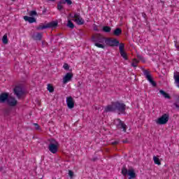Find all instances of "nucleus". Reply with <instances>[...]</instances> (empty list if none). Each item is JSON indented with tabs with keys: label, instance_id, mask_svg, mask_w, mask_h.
I'll return each instance as SVG.
<instances>
[{
	"label": "nucleus",
	"instance_id": "nucleus-27",
	"mask_svg": "<svg viewBox=\"0 0 179 179\" xmlns=\"http://www.w3.org/2000/svg\"><path fill=\"white\" fill-rule=\"evenodd\" d=\"M3 44H8V35L6 34L2 38Z\"/></svg>",
	"mask_w": 179,
	"mask_h": 179
},
{
	"label": "nucleus",
	"instance_id": "nucleus-20",
	"mask_svg": "<svg viewBox=\"0 0 179 179\" xmlns=\"http://www.w3.org/2000/svg\"><path fill=\"white\" fill-rule=\"evenodd\" d=\"M74 22H76V23H77L78 26H82V24H85V20L82 17L74 20Z\"/></svg>",
	"mask_w": 179,
	"mask_h": 179
},
{
	"label": "nucleus",
	"instance_id": "nucleus-36",
	"mask_svg": "<svg viewBox=\"0 0 179 179\" xmlns=\"http://www.w3.org/2000/svg\"><path fill=\"white\" fill-rule=\"evenodd\" d=\"M34 125L36 129H37V130L40 129V125H38V124L34 123Z\"/></svg>",
	"mask_w": 179,
	"mask_h": 179
},
{
	"label": "nucleus",
	"instance_id": "nucleus-39",
	"mask_svg": "<svg viewBox=\"0 0 179 179\" xmlns=\"http://www.w3.org/2000/svg\"><path fill=\"white\" fill-rule=\"evenodd\" d=\"M94 30L95 31H99V29H97V25H94Z\"/></svg>",
	"mask_w": 179,
	"mask_h": 179
},
{
	"label": "nucleus",
	"instance_id": "nucleus-38",
	"mask_svg": "<svg viewBox=\"0 0 179 179\" xmlns=\"http://www.w3.org/2000/svg\"><path fill=\"white\" fill-rule=\"evenodd\" d=\"M119 143H120L119 140L112 142V145H118Z\"/></svg>",
	"mask_w": 179,
	"mask_h": 179
},
{
	"label": "nucleus",
	"instance_id": "nucleus-23",
	"mask_svg": "<svg viewBox=\"0 0 179 179\" xmlns=\"http://www.w3.org/2000/svg\"><path fill=\"white\" fill-rule=\"evenodd\" d=\"M173 106L176 107V108H178L179 110V96L177 95L175 99V103H173Z\"/></svg>",
	"mask_w": 179,
	"mask_h": 179
},
{
	"label": "nucleus",
	"instance_id": "nucleus-42",
	"mask_svg": "<svg viewBox=\"0 0 179 179\" xmlns=\"http://www.w3.org/2000/svg\"><path fill=\"white\" fill-rule=\"evenodd\" d=\"M127 142H128V141H127V140H124V141H122L123 143H127Z\"/></svg>",
	"mask_w": 179,
	"mask_h": 179
},
{
	"label": "nucleus",
	"instance_id": "nucleus-16",
	"mask_svg": "<svg viewBox=\"0 0 179 179\" xmlns=\"http://www.w3.org/2000/svg\"><path fill=\"white\" fill-rule=\"evenodd\" d=\"M31 38L33 40L41 41V38H43V34L38 33L36 35H32Z\"/></svg>",
	"mask_w": 179,
	"mask_h": 179
},
{
	"label": "nucleus",
	"instance_id": "nucleus-5",
	"mask_svg": "<svg viewBox=\"0 0 179 179\" xmlns=\"http://www.w3.org/2000/svg\"><path fill=\"white\" fill-rule=\"evenodd\" d=\"M58 27V21H52L46 24H41L36 27V30H45V29H57Z\"/></svg>",
	"mask_w": 179,
	"mask_h": 179
},
{
	"label": "nucleus",
	"instance_id": "nucleus-25",
	"mask_svg": "<svg viewBox=\"0 0 179 179\" xmlns=\"http://www.w3.org/2000/svg\"><path fill=\"white\" fill-rule=\"evenodd\" d=\"M121 57L125 60L128 61V55H127V52L125 51L120 52Z\"/></svg>",
	"mask_w": 179,
	"mask_h": 179
},
{
	"label": "nucleus",
	"instance_id": "nucleus-30",
	"mask_svg": "<svg viewBox=\"0 0 179 179\" xmlns=\"http://www.w3.org/2000/svg\"><path fill=\"white\" fill-rule=\"evenodd\" d=\"M63 68L64 69H65V71H69V64H68L67 63H64Z\"/></svg>",
	"mask_w": 179,
	"mask_h": 179
},
{
	"label": "nucleus",
	"instance_id": "nucleus-29",
	"mask_svg": "<svg viewBox=\"0 0 179 179\" xmlns=\"http://www.w3.org/2000/svg\"><path fill=\"white\" fill-rule=\"evenodd\" d=\"M29 16H31V17H34V16H38V14H37V11L31 10L29 13Z\"/></svg>",
	"mask_w": 179,
	"mask_h": 179
},
{
	"label": "nucleus",
	"instance_id": "nucleus-1",
	"mask_svg": "<svg viewBox=\"0 0 179 179\" xmlns=\"http://www.w3.org/2000/svg\"><path fill=\"white\" fill-rule=\"evenodd\" d=\"M127 105L124 103H121L119 101H113L110 105H108L105 107L104 113H117L119 115L121 114H126Z\"/></svg>",
	"mask_w": 179,
	"mask_h": 179
},
{
	"label": "nucleus",
	"instance_id": "nucleus-3",
	"mask_svg": "<svg viewBox=\"0 0 179 179\" xmlns=\"http://www.w3.org/2000/svg\"><path fill=\"white\" fill-rule=\"evenodd\" d=\"M91 41L94 43L95 47H98V48H106V45H103V43L106 41V38H104L101 34H96L92 36Z\"/></svg>",
	"mask_w": 179,
	"mask_h": 179
},
{
	"label": "nucleus",
	"instance_id": "nucleus-19",
	"mask_svg": "<svg viewBox=\"0 0 179 179\" xmlns=\"http://www.w3.org/2000/svg\"><path fill=\"white\" fill-rule=\"evenodd\" d=\"M159 93L160 94H162V96H163V97H164V99H171V96H170V94H169L168 93H166L164 90H159Z\"/></svg>",
	"mask_w": 179,
	"mask_h": 179
},
{
	"label": "nucleus",
	"instance_id": "nucleus-41",
	"mask_svg": "<svg viewBox=\"0 0 179 179\" xmlns=\"http://www.w3.org/2000/svg\"><path fill=\"white\" fill-rule=\"evenodd\" d=\"M131 66H133L134 68H136V64L134 62H132Z\"/></svg>",
	"mask_w": 179,
	"mask_h": 179
},
{
	"label": "nucleus",
	"instance_id": "nucleus-8",
	"mask_svg": "<svg viewBox=\"0 0 179 179\" xmlns=\"http://www.w3.org/2000/svg\"><path fill=\"white\" fill-rule=\"evenodd\" d=\"M105 43L109 47H118L120 45V41L117 38H107L105 39Z\"/></svg>",
	"mask_w": 179,
	"mask_h": 179
},
{
	"label": "nucleus",
	"instance_id": "nucleus-34",
	"mask_svg": "<svg viewBox=\"0 0 179 179\" xmlns=\"http://www.w3.org/2000/svg\"><path fill=\"white\" fill-rule=\"evenodd\" d=\"M71 17H74L75 19H79L80 18V15L76 13L74 16H72Z\"/></svg>",
	"mask_w": 179,
	"mask_h": 179
},
{
	"label": "nucleus",
	"instance_id": "nucleus-24",
	"mask_svg": "<svg viewBox=\"0 0 179 179\" xmlns=\"http://www.w3.org/2000/svg\"><path fill=\"white\" fill-rule=\"evenodd\" d=\"M153 160H154V163L155 164H157V166H160V164H162V162H160V159H159V157L154 156Z\"/></svg>",
	"mask_w": 179,
	"mask_h": 179
},
{
	"label": "nucleus",
	"instance_id": "nucleus-45",
	"mask_svg": "<svg viewBox=\"0 0 179 179\" xmlns=\"http://www.w3.org/2000/svg\"><path fill=\"white\" fill-rule=\"evenodd\" d=\"M175 47H176V48H179V47L177 46V44H175Z\"/></svg>",
	"mask_w": 179,
	"mask_h": 179
},
{
	"label": "nucleus",
	"instance_id": "nucleus-46",
	"mask_svg": "<svg viewBox=\"0 0 179 179\" xmlns=\"http://www.w3.org/2000/svg\"><path fill=\"white\" fill-rule=\"evenodd\" d=\"M78 85L80 86V82H78Z\"/></svg>",
	"mask_w": 179,
	"mask_h": 179
},
{
	"label": "nucleus",
	"instance_id": "nucleus-31",
	"mask_svg": "<svg viewBox=\"0 0 179 179\" xmlns=\"http://www.w3.org/2000/svg\"><path fill=\"white\" fill-rule=\"evenodd\" d=\"M137 58H138V59H140L141 61H143V62H145V59H143V56H142V55L138 54V55H137Z\"/></svg>",
	"mask_w": 179,
	"mask_h": 179
},
{
	"label": "nucleus",
	"instance_id": "nucleus-22",
	"mask_svg": "<svg viewBox=\"0 0 179 179\" xmlns=\"http://www.w3.org/2000/svg\"><path fill=\"white\" fill-rule=\"evenodd\" d=\"M66 27H69V29H74L75 28V24L71 20H69L67 22Z\"/></svg>",
	"mask_w": 179,
	"mask_h": 179
},
{
	"label": "nucleus",
	"instance_id": "nucleus-11",
	"mask_svg": "<svg viewBox=\"0 0 179 179\" xmlns=\"http://www.w3.org/2000/svg\"><path fill=\"white\" fill-rule=\"evenodd\" d=\"M143 73L145 78H147V80H148V82L152 86H154V87H156V86H157V83H156L155 80H153V78L152 77V75H150V72L148 70H145Z\"/></svg>",
	"mask_w": 179,
	"mask_h": 179
},
{
	"label": "nucleus",
	"instance_id": "nucleus-6",
	"mask_svg": "<svg viewBox=\"0 0 179 179\" xmlns=\"http://www.w3.org/2000/svg\"><path fill=\"white\" fill-rule=\"evenodd\" d=\"M13 93H14V96H15L17 99H20L24 95V89L23 86L20 85H15L13 88Z\"/></svg>",
	"mask_w": 179,
	"mask_h": 179
},
{
	"label": "nucleus",
	"instance_id": "nucleus-37",
	"mask_svg": "<svg viewBox=\"0 0 179 179\" xmlns=\"http://www.w3.org/2000/svg\"><path fill=\"white\" fill-rule=\"evenodd\" d=\"M45 13H47V8H43L41 15H45Z\"/></svg>",
	"mask_w": 179,
	"mask_h": 179
},
{
	"label": "nucleus",
	"instance_id": "nucleus-7",
	"mask_svg": "<svg viewBox=\"0 0 179 179\" xmlns=\"http://www.w3.org/2000/svg\"><path fill=\"white\" fill-rule=\"evenodd\" d=\"M169 120H170V115L167 113H165L162 115V117H159L156 122L158 125H166L167 122H169Z\"/></svg>",
	"mask_w": 179,
	"mask_h": 179
},
{
	"label": "nucleus",
	"instance_id": "nucleus-2",
	"mask_svg": "<svg viewBox=\"0 0 179 179\" xmlns=\"http://www.w3.org/2000/svg\"><path fill=\"white\" fill-rule=\"evenodd\" d=\"M8 104L10 107H16L17 106V100L15 96H9L8 92H2L0 94V104Z\"/></svg>",
	"mask_w": 179,
	"mask_h": 179
},
{
	"label": "nucleus",
	"instance_id": "nucleus-12",
	"mask_svg": "<svg viewBox=\"0 0 179 179\" xmlns=\"http://www.w3.org/2000/svg\"><path fill=\"white\" fill-rule=\"evenodd\" d=\"M117 121L118 122V124H116L117 129H123V132H127V124L120 118H117Z\"/></svg>",
	"mask_w": 179,
	"mask_h": 179
},
{
	"label": "nucleus",
	"instance_id": "nucleus-9",
	"mask_svg": "<svg viewBox=\"0 0 179 179\" xmlns=\"http://www.w3.org/2000/svg\"><path fill=\"white\" fill-rule=\"evenodd\" d=\"M48 150H50V153L55 155V153L58 152V142L55 141V139L52 140V142L48 145Z\"/></svg>",
	"mask_w": 179,
	"mask_h": 179
},
{
	"label": "nucleus",
	"instance_id": "nucleus-14",
	"mask_svg": "<svg viewBox=\"0 0 179 179\" xmlns=\"http://www.w3.org/2000/svg\"><path fill=\"white\" fill-rule=\"evenodd\" d=\"M72 78H73V73H67L63 78V83L66 85L70 80H72Z\"/></svg>",
	"mask_w": 179,
	"mask_h": 179
},
{
	"label": "nucleus",
	"instance_id": "nucleus-43",
	"mask_svg": "<svg viewBox=\"0 0 179 179\" xmlns=\"http://www.w3.org/2000/svg\"><path fill=\"white\" fill-rule=\"evenodd\" d=\"M50 1V2H55V0H48Z\"/></svg>",
	"mask_w": 179,
	"mask_h": 179
},
{
	"label": "nucleus",
	"instance_id": "nucleus-26",
	"mask_svg": "<svg viewBox=\"0 0 179 179\" xmlns=\"http://www.w3.org/2000/svg\"><path fill=\"white\" fill-rule=\"evenodd\" d=\"M125 44L121 43H119V50H120V52H122L125 50Z\"/></svg>",
	"mask_w": 179,
	"mask_h": 179
},
{
	"label": "nucleus",
	"instance_id": "nucleus-40",
	"mask_svg": "<svg viewBox=\"0 0 179 179\" xmlns=\"http://www.w3.org/2000/svg\"><path fill=\"white\" fill-rule=\"evenodd\" d=\"M91 160H92V162H96V160H99V158H97V157H95L92 158Z\"/></svg>",
	"mask_w": 179,
	"mask_h": 179
},
{
	"label": "nucleus",
	"instance_id": "nucleus-15",
	"mask_svg": "<svg viewBox=\"0 0 179 179\" xmlns=\"http://www.w3.org/2000/svg\"><path fill=\"white\" fill-rule=\"evenodd\" d=\"M24 20H25V22H29V23H36V22H37L36 17H29L27 15L24 16Z\"/></svg>",
	"mask_w": 179,
	"mask_h": 179
},
{
	"label": "nucleus",
	"instance_id": "nucleus-47",
	"mask_svg": "<svg viewBox=\"0 0 179 179\" xmlns=\"http://www.w3.org/2000/svg\"><path fill=\"white\" fill-rule=\"evenodd\" d=\"M12 1H15V0H12Z\"/></svg>",
	"mask_w": 179,
	"mask_h": 179
},
{
	"label": "nucleus",
	"instance_id": "nucleus-4",
	"mask_svg": "<svg viewBox=\"0 0 179 179\" xmlns=\"http://www.w3.org/2000/svg\"><path fill=\"white\" fill-rule=\"evenodd\" d=\"M122 174L124 177L129 176L128 179H135L136 178V173H135V169L131 167L129 169H127L126 165H123L122 168Z\"/></svg>",
	"mask_w": 179,
	"mask_h": 179
},
{
	"label": "nucleus",
	"instance_id": "nucleus-33",
	"mask_svg": "<svg viewBox=\"0 0 179 179\" xmlns=\"http://www.w3.org/2000/svg\"><path fill=\"white\" fill-rule=\"evenodd\" d=\"M69 176L70 178H73V171L69 170Z\"/></svg>",
	"mask_w": 179,
	"mask_h": 179
},
{
	"label": "nucleus",
	"instance_id": "nucleus-44",
	"mask_svg": "<svg viewBox=\"0 0 179 179\" xmlns=\"http://www.w3.org/2000/svg\"><path fill=\"white\" fill-rule=\"evenodd\" d=\"M143 17H146V15L145 13L143 14Z\"/></svg>",
	"mask_w": 179,
	"mask_h": 179
},
{
	"label": "nucleus",
	"instance_id": "nucleus-28",
	"mask_svg": "<svg viewBox=\"0 0 179 179\" xmlns=\"http://www.w3.org/2000/svg\"><path fill=\"white\" fill-rule=\"evenodd\" d=\"M47 89L50 93H54V87L51 84H48Z\"/></svg>",
	"mask_w": 179,
	"mask_h": 179
},
{
	"label": "nucleus",
	"instance_id": "nucleus-17",
	"mask_svg": "<svg viewBox=\"0 0 179 179\" xmlns=\"http://www.w3.org/2000/svg\"><path fill=\"white\" fill-rule=\"evenodd\" d=\"M173 79L175 80V83L177 85V87L179 88V72H177L176 73H174Z\"/></svg>",
	"mask_w": 179,
	"mask_h": 179
},
{
	"label": "nucleus",
	"instance_id": "nucleus-13",
	"mask_svg": "<svg viewBox=\"0 0 179 179\" xmlns=\"http://www.w3.org/2000/svg\"><path fill=\"white\" fill-rule=\"evenodd\" d=\"M66 102L68 108H70L71 110H72V108L75 107V101H73V98H72V96L66 97Z\"/></svg>",
	"mask_w": 179,
	"mask_h": 179
},
{
	"label": "nucleus",
	"instance_id": "nucleus-32",
	"mask_svg": "<svg viewBox=\"0 0 179 179\" xmlns=\"http://www.w3.org/2000/svg\"><path fill=\"white\" fill-rule=\"evenodd\" d=\"M10 113V110H9L8 108L4 109V114H5V115H9Z\"/></svg>",
	"mask_w": 179,
	"mask_h": 179
},
{
	"label": "nucleus",
	"instance_id": "nucleus-10",
	"mask_svg": "<svg viewBox=\"0 0 179 179\" xmlns=\"http://www.w3.org/2000/svg\"><path fill=\"white\" fill-rule=\"evenodd\" d=\"M65 4L68 5L69 6L72 5V0H60L57 3V10H59V12H61V10H64V6L62 5Z\"/></svg>",
	"mask_w": 179,
	"mask_h": 179
},
{
	"label": "nucleus",
	"instance_id": "nucleus-21",
	"mask_svg": "<svg viewBox=\"0 0 179 179\" xmlns=\"http://www.w3.org/2000/svg\"><path fill=\"white\" fill-rule=\"evenodd\" d=\"M102 31H103V33H111V27L109 26H103L102 27Z\"/></svg>",
	"mask_w": 179,
	"mask_h": 179
},
{
	"label": "nucleus",
	"instance_id": "nucleus-35",
	"mask_svg": "<svg viewBox=\"0 0 179 179\" xmlns=\"http://www.w3.org/2000/svg\"><path fill=\"white\" fill-rule=\"evenodd\" d=\"M78 36H80V37H83V36H85V34L81 30H79V31L78 32Z\"/></svg>",
	"mask_w": 179,
	"mask_h": 179
},
{
	"label": "nucleus",
	"instance_id": "nucleus-18",
	"mask_svg": "<svg viewBox=\"0 0 179 179\" xmlns=\"http://www.w3.org/2000/svg\"><path fill=\"white\" fill-rule=\"evenodd\" d=\"M120 34H122V29L121 28H116L115 30H113V36H120Z\"/></svg>",
	"mask_w": 179,
	"mask_h": 179
}]
</instances>
